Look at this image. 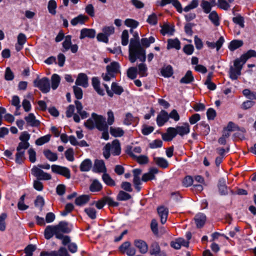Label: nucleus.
<instances>
[{"label":"nucleus","instance_id":"nucleus-1","mask_svg":"<svg viewBox=\"0 0 256 256\" xmlns=\"http://www.w3.org/2000/svg\"><path fill=\"white\" fill-rule=\"evenodd\" d=\"M133 36L134 38H130L129 44V60L134 63L138 59L140 61L144 62L146 60V50L141 46L138 32H134Z\"/></svg>","mask_w":256,"mask_h":256},{"label":"nucleus","instance_id":"nucleus-2","mask_svg":"<svg viewBox=\"0 0 256 256\" xmlns=\"http://www.w3.org/2000/svg\"><path fill=\"white\" fill-rule=\"evenodd\" d=\"M92 118L96 122V128L100 131L102 132V138L105 140L109 138L108 132V126L106 122V118L96 113L93 112L92 114Z\"/></svg>","mask_w":256,"mask_h":256},{"label":"nucleus","instance_id":"nucleus-3","mask_svg":"<svg viewBox=\"0 0 256 256\" xmlns=\"http://www.w3.org/2000/svg\"><path fill=\"white\" fill-rule=\"evenodd\" d=\"M106 74L104 75L102 74V77L104 81L108 82L111 78L116 77V74L120 73V65L117 62H112L106 66Z\"/></svg>","mask_w":256,"mask_h":256},{"label":"nucleus","instance_id":"nucleus-4","mask_svg":"<svg viewBox=\"0 0 256 256\" xmlns=\"http://www.w3.org/2000/svg\"><path fill=\"white\" fill-rule=\"evenodd\" d=\"M34 86L38 88L42 93L48 92L50 90V80L47 77H43L41 79L38 76L33 82Z\"/></svg>","mask_w":256,"mask_h":256},{"label":"nucleus","instance_id":"nucleus-5","mask_svg":"<svg viewBox=\"0 0 256 256\" xmlns=\"http://www.w3.org/2000/svg\"><path fill=\"white\" fill-rule=\"evenodd\" d=\"M96 203V206L98 209L100 210L103 208L105 204H107L109 207H117L120 205V203L114 202L113 198L108 196H104L102 198L97 202L94 201L91 205Z\"/></svg>","mask_w":256,"mask_h":256},{"label":"nucleus","instance_id":"nucleus-6","mask_svg":"<svg viewBox=\"0 0 256 256\" xmlns=\"http://www.w3.org/2000/svg\"><path fill=\"white\" fill-rule=\"evenodd\" d=\"M118 250L122 254H126L128 256H135L136 250L135 247L131 246V243L129 241H126L123 242L118 248ZM137 256H140L138 255Z\"/></svg>","mask_w":256,"mask_h":256},{"label":"nucleus","instance_id":"nucleus-7","mask_svg":"<svg viewBox=\"0 0 256 256\" xmlns=\"http://www.w3.org/2000/svg\"><path fill=\"white\" fill-rule=\"evenodd\" d=\"M32 174L36 177L38 180H48L52 179V176L50 174L44 172L36 166H34L32 169Z\"/></svg>","mask_w":256,"mask_h":256},{"label":"nucleus","instance_id":"nucleus-8","mask_svg":"<svg viewBox=\"0 0 256 256\" xmlns=\"http://www.w3.org/2000/svg\"><path fill=\"white\" fill-rule=\"evenodd\" d=\"M52 170L54 173L62 175L68 179L70 178V171L66 167L53 164L52 166Z\"/></svg>","mask_w":256,"mask_h":256},{"label":"nucleus","instance_id":"nucleus-9","mask_svg":"<svg viewBox=\"0 0 256 256\" xmlns=\"http://www.w3.org/2000/svg\"><path fill=\"white\" fill-rule=\"evenodd\" d=\"M40 256H70L65 247L61 246L58 250H53L50 252L42 250Z\"/></svg>","mask_w":256,"mask_h":256},{"label":"nucleus","instance_id":"nucleus-10","mask_svg":"<svg viewBox=\"0 0 256 256\" xmlns=\"http://www.w3.org/2000/svg\"><path fill=\"white\" fill-rule=\"evenodd\" d=\"M134 246L137 248L141 254H145L148 251V245L146 242L142 240H135L134 241Z\"/></svg>","mask_w":256,"mask_h":256},{"label":"nucleus","instance_id":"nucleus-11","mask_svg":"<svg viewBox=\"0 0 256 256\" xmlns=\"http://www.w3.org/2000/svg\"><path fill=\"white\" fill-rule=\"evenodd\" d=\"M158 172V170L154 167L150 168L148 172L143 174L142 177V181L147 182L156 178L155 174Z\"/></svg>","mask_w":256,"mask_h":256},{"label":"nucleus","instance_id":"nucleus-12","mask_svg":"<svg viewBox=\"0 0 256 256\" xmlns=\"http://www.w3.org/2000/svg\"><path fill=\"white\" fill-rule=\"evenodd\" d=\"M150 254L152 256L159 254V256H166V254L164 252L160 251V248L158 243L156 242H152L150 247Z\"/></svg>","mask_w":256,"mask_h":256},{"label":"nucleus","instance_id":"nucleus-13","mask_svg":"<svg viewBox=\"0 0 256 256\" xmlns=\"http://www.w3.org/2000/svg\"><path fill=\"white\" fill-rule=\"evenodd\" d=\"M68 222L66 221H60L56 225H55V228L58 231V232L62 234H69L72 231V228L68 226Z\"/></svg>","mask_w":256,"mask_h":256},{"label":"nucleus","instance_id":"nucleus-14","mask_svg":"<svg viewBox=\"0 0 256 256\" xmlns=\"http://www.w3.org/2000/svg\"><path fill=\"white\" fill-rule=\"evenodd\" d=\"M190 242L188 241H186L184 238H179L175 240L174 241H172L170 242V245L171 247L178 250L180 249L181 246H184L186 248H188L189 246Z\"/></svg>","mask_w":256,"mask_h":256},{"label":"nucleus","instance_id":"nucleus-15","mask_svg":"<svg viewBox=\"0 0 256 256\" xmlns=\"http://www.w3.org/2000/svg\"><path fill=\"white\" fill-rule=\"evenodd\" d=\"M92 171L96 173L106 172V168L103 160H96Z\"/></svg>","mask_w":256,"mask_h":256},{"label":"nucleus","instance_id":"nucleus-16","mask_svg":"<svg viewBox=\"0 0 256 256\" xmlns=\"http://www.w3.org/2000/svg\"><path fill=\"white\" fill-rule=\"evenodd\" d=\"M55 226H48L44 231V238L46 240L50 239L54 235L56 238V235L59 234L60 232H58Z\"/></svg>","mask_w":256,"mask_h":256},{"label":"nucleus","instance_id":"nucleus-17","mask_svg":"<svg viewBox=\"0 0 256 256\" xmlns=\"http://www.w3.org/2000/svg\"><path fill=\"white\" fill-rule=\"evenodd\" d=\"M96 32L95 30L93 28H84L80 30V40H83L86 38H94L96 36Z\"/></svg>","mask_w":256,"mask_h":256},{"label":"nucleus","instance_id":"nucleus-18","mask_svg":"<svg viewBox=\"0 0 256 256\" xmlns=\"http://www.w3.org/2000/svg\"><path fill=\"white\" fill-rule=\"evenodd\" d=\"M218 188V192L221 196H226L228 194V187L226 184V180L224 178H219Z\"/></svg>","mask_w":256,"mask_h":256},{"label":"nucleus","instance_id":"nucleus-19","mask_svg":"<svg viewBox=\"0 0 256 256\" xmlns=\"http://www.w3.org/2000/svg\"><path fill=\"white\" fill-rule=\"evenodd\" d=\"M168 120V112L162 110L156 118V124L160 127L163 126Z\"/></svg>","mask_w":256,"mask_h":256},{"label":"nucleus","instance_id":"nucleus-20","mask_svg":"<svg viewBox=\"0 0 256 256\" xmlns=\"http://www.w3.org/2000/svg\"><path fill=\"white\" fill-rule=\"evenodd\" d=\"M194 220L196 228H201L206 224V217L204 214L198 213L196 215Z\"/></svg>","mask_w":256,"mask_h":256},{"label":"nucleus","instance_id":"nucleus-21","mask_svg":"<svg viewBox=\"0 0 256 256\" xmlns=\"http://www.w3.org/2000/svg\"><path fill=\"white\" fill-rule=\"evenodd\" d=\"M158 213L160 218V222L164 224L167 220L168 210V208H164V206H161L157 208Z\"/></svg>","mask_w":256,"mask_h":256},{"label":"nucleus","instance_id":"nucleus-22","mask_svg":"<svg viewBox=\"0 0 256 256\" xmlns=\"http://www.w3.org/2000/svg\"><path fill=\"white\" fill-rule=\"evenodd\" d=\"M76 84L82 86L84 88H87L88 86L87 75L84 73L79 74L76 81Z\"/></svg>","mask_w":256,"mask_h":256},{"label":"nucleus","instance_id":"nucleus-23","mask_svg":"<svg viewBox=\"0 0 256 256\" xmlns=\"http://www.w3.org/2000/svg\"><path fill=\"white\" fill-rule=\"evenodd\" d=\"M24 120L28 125L32 127H38L40 124V121L36 119L33 113L28 114V116L24 117Z\"/></svg>","mask_w":256,"mask_h":256},{"label":"nucleus","instance_id":"nucleus-24","mask_svg":"<svg viewBox=\"0 0 256 256\" xmlns=\"http://www.w3.org/2000/svg\"><path fill=\"white\" fill-rule=\"evenodd\" d=\"M224 42V38L220 36L218 40L216 42H210L209 41L206 42V44L210 48H216V51H218L222 47Z\"/></svg>","mask_w":256,"mask_h":256},{"label":"nucleus","instance_id":"nucleus-25","mask_svg":"<svg viewBox=\"0 0 256 256\" xmlns=\"http://www.w3.org/2000/svg\"><path fill=\"white\" fill-rule=\"evenodd\" d=\"M166 48L168 50L176 48L177 50H179L180 48V40L178 38L168 39Z\"/></svg>","mask_w":256,"mask_h":256},{"label":"nucleus","instance_id":"nucleus-26","mask_svg":"<svg viewBox=\"0 0 256 256\" xmlns=\"http://www.w3.org/2000/svg\"><path fill=\"white\" fill-rule=\"evenodd\" d=\"M112 153L114 156H119L121 152V147L120 141L116 139L112 142Z\"/></svg>","mask_w":256,"mask_h":256},{"label":"nucleus","instance_id":"nucleus-27","mask_svg":"<svg viewBox=\"0 0 256 256\" xmlns=\"http://www.w3.org/2000/svg\"><path fill=\"white\" fill-rule=\"evenodd\" d=\"M160 74L164 78H170L174 74V70L171 65H164L160 69Z\"/></svg>","mask_w":256,"mask_h":256},{"label":"nucleus","instance_id":"nucleus-28","mask_svg":"<svg viewBox=\"0 0 256 256\" xmlns=\"http://www.w3.org/2000/svg\"><path fill=\"white\" fill-rule=\"evenodd\" d=\"M88 19V17L82 14H79L76 17L72 18L70 21L72 26H75L78 24H83Z\"/></svg>","mask_w":256,"mask_h":256},{"label":"nucleus","instance_id":"nucleus-29","mask_svg":"<svg viewBox=\"0 0 256 256\" xmlns=\"http://www.w3.org/2000/svg\"><path fill=\"white\" fill-rule=\"evenodd\" d=\"M92 81V86L97 93L100 96H104V91L100 88V82L98 78V77H93Z\"/></svg>","mask_w":256,"mask_h":256},{"label":"nucleus","instance_id":"nucleus-30","mask_svg":"<svg viewBox=\"0 0 256 256\" xmlns=\"http://www.w3.org/2000/svg\"><path fill=\"white\" fill-rule=\"evenodd\" d=\"M184 124V126H178L176 127L178 134H179L181 136L188 134L190 131V128L188 124V122H185Z\"/></svg>","mask_w":256,"mask_h":256},{"label":"nucleus","instance_id":"nucleus-31","mask_svg":"<svg viewBox=\"0 0 256 256\" xmlns=\"http://www.w3.org/2000/svg\"><path fill=\"white\" fill-rule=\"evenodd\" d=\"M90 200L88 194H82L75 199L74 204L78 206H82L88 203Z\"/></svg>","mask_w":256,"mask_h":256},{"label":"nucleus","instance_id":"nucleus-32","mask_svg":"<svg viewBox=\"0 0 256 256\" xmlns=\"http://www.w3.org/2000/svg\"><path fill=\"white\" fill-rule=\"evenodd\" d=\"M194 81V77L192 75V72L188 70L186 72L184 76H183L180 80V84H188L192 83Z\"/></svg>","mask_w":256,"mask_h":256},{"label":"nucleus","instance_id":"nucleus-33","mask_svg":"<svg viewBox=\"0 0 256 256\" xmlns=\"http://www.w3.org/2000/svg\"><path fill=\"white\" fill-rule=\"evenodd\" d=\"M244 45V42L240 40H232L228 46L229 50L234 52L236 50L242 47Z\"/></svg>","mask_w":256,"mask_h":256},{"label":"nucleus","instance_id":"nucleus-34","mask_svg":"<svg viewBox=\"0 0 256 256\" xmlns=\"http://www.w3.org/2000/svg\"><path fill=\"white\" fill-rule=\"evenodd\" d=\"M92 166V162L89 158L85 159L83 160L80 166V169L81 172H88Z\"/></svg>","mask_w":256,"mask_h":256},{"label":"nucleus","instance_id":"nucleus-35","mask_svg":"<svg viewBox=\"0 0 256 256\" xmlns=\"http://www.w3.org/2000/svg\"><path fill=\"white\" fill-rule=\"evenodd\" d=\"M102 188V184L96 179H94L92 181L89 188L90 190L93 192H100Z\"/></svg>","mask_w":256,"mask_h":256},{"label":"nucleus","instance_id":"nucleus-36","mask_svg":"<svg viewBox=\"0 0 256 256\" xmlns=\"http://www.w3.org/2000/svg\"><path fill=\"white\" fill-rule=\"evenodd\" d=\"M154 160L158 166L162 168H166L168 166V162L164 158L154 157Z\"/></svg>","mask_w":256,"mask_h":256},{"label":"nucleus","instance_id":"nucleus-37","mask_svg":"<svg viewBox=\"0 0 256 256\" xmlns=\"http://www.w3.org/2000/svg\"><path fill=\"white\" fill-rule=\"evenodd\" d=\"M110 134L116 138L121 137L124 134V130L120 128H114L110 126Z\"/></svg>","mask_w":256,"mask_h":256},{"label":"nucleus","instance_id":"nucleus-38","mask_svg":"<svg viewBox=\"0 0 256 256\" xmlns=\"http://www.w3.org/2000/svg\"><path fill=\"white\" fill-rule=\"evenodd\" d=\"M208 17L209 20L215 26H217L220 25V18L216 10L211 12Z\"/></svg>","mask_w":256,"mask_h":256},{"label":"nucleus","instance_id":"nucleus-39","mask_svg":"<svg viewBox=\"0 0 256 256\" xmlns=\"http://www.w3.org/2000/svg\"><path fill=\"white\" fill-rule=\"evenodd\" d=\"M252 58H256V51L253 50H249L246 53L241 55V58L243 60V64Z\"/></svg>","mask_w":256,"mask_h":256},{"label":"nucleus","instance_id":"nucleus-40","mask_svg":"<svg viewBox=\"0 0 256 256\" xmlns=\"http://www.w3.org/2000/svg\"><path fill=\"white\" fill-rule=\"evenodd\" d=\"M174 30V26H170L169 24H166L162 26L160 32L163 36H165L166 34L172 35Z\"/></svg>","mask_w":256,"mask_h":256},{"label":"nucleus","instance_id":"nucleus-41","mask_svg":"<svg viewBox=\"0 0 256 256\" xmlns=\"http://www.w3.org/2000/svg\"><path fill=\"white\" fill-rule=\"evenodd\" d=\"M116 200L118 201H126L132 198V196L124 190H120L116 196Z\"/></svg>","mask_w":256,"mask_h":256},{"label":"nucleus","instance_id":"nucleus-42","mask_svg":"<svg viewBox=\"0 0 256 256\" xmlns=\"http://www.w3.org/2000/svg\"><path fill=\"white\" fill-rule=\"evenodd\" d=\"M51 81H52V90H56L60 82V77L59 75L56 74H54L52 75L51 77Z\"/></svg>","mask_w":256,"mask_h":256},{"label":"nucleus","instance_id":"nucleus-43","mask_svg":"<svg viewBox=\"0 0 256 256\" xmlns=\"http://www.w3.org/2000/svg\"><path fill=\"white\" fill-rule=\"evenodd\" d=\"M241 70L240 68H234L232 66H230V68L229 74L230 78L232 80H236L238 78V76L241 74Z\"/></svg>","mask_w":256,"mask_h":256},{"label":"nucleus","instance_id":"nucleus-44","mask_svg":"<svg viewBox=\"0 0 256 256\" xmlns=\"http://www.w3.org/2000/svg\"><path fill=\"white\" fill-rule=\"evenodd\" d=\"M43 153L47 159L52 162H54L58 160V156L56 153L52 152L50 150H45Z\"/></svg>","mask_w":256,"mask_h":256},{"label":"nucleus","instance_id":"nucleus-45","mask_svg":"<svg viewBox=\"0 0 256 256\" xmlns=\"http://www.w3.org/2000/svg\"><path fill=\"white\" fill-rule=\"evenodd\" d=\"M155 42V38L150 36L149 38H142L140 40V43L142 47L146 48H148L151 44L154 43Z\"/></svg>","mask_w":256,"mask_h":256},{"label":"nucleus","instance_id":"nucleus-46","mask_svg":"<svg viewBox=\"0 0 256 256\" xmlns=\"http://www.w3.org/2000/svg\"><path fill=\"white\" fill-rule=\"evenodd\" d=\"M138 74V70L136 67L132 66L127 70V76L131 80L135 79L137 76Z\"/></svg>","mask_w":256,"mask_h":256},{"label":"nucleus","instance_id":"nucleus-47","mask_svg":"<svg viewBox=\"0 0 256 256\" xmlns=\"http://www.w3.org/2000/svg\"><path fill=\"white\" fill-rule=\"evenodd\" d=\"M102 178L104 182L108 186H114L116 185L114 180L106 172L102 174Z\"/></svg>","mask_w":256,"mask_h":256},{"label":"nucleus","instance_id":"nucleus-48","mask_svg":"<svg viewBox=\"0 0 256 256\" xmlns=\"http://www.w3.org/2000/svg\"><path fill=\"white\" fill-rule=\"evenodd\" d=\"M24 150L17 152L16 154L15 162L17 164H22L26 159Z\"/></svg>","mask_w":256,"mask_h":256},{"label":"nucleus","instance_id":"nucleus-49","mask_svg":"<svg viewBox=\"0 0 256 256\" xmlns=\"http://www.w3.org/2000/svg\"><path fill=\"white\" fill-rule=\"evenodd\" d=\"M200 6L203 10L204 13L208 14H210L212 8V6L210 5V3L206 0H202L200 4Z\"/></svg>","mask_w":256,"mask_h":256},{"label":"nucleus","instance_id":"nucleus-50","mask_svg":"<svg viewBox=\"0 0 256 256\" xmlns=\"http://www.w3.org/2000/svg\"><path fill=\"white\" fill-rule=\"evenodd\" d=\"M50 138L51 135L50 134H48L38 138L36 140L35 143L37 146H42L44 144L48 142L50 140Z\"/></svg>","mask_w":256,"mask_h":256},{"label":"nucleus","instance_id":"nucleus-51","mask_svg":"<svg viewBox=\"0 0 256 256\" xmlns=\"http://www.w3.org/2000/svg\"><path fill=\"white\" fill-rule=\"evenodd\" d=\"M112 90L116 94L120 95L124 91L122 86H118V84L113 82L111 86Z\"/></svg>","mask_w":256,"mask_h":256},{"label":"nucleus","instance_id":"nucleus-52","mask_svg":"<svg viewBox=\"0 0 256 256\" xmlns=\"http://www.w3.org/2000/svg\"><path fill=\"white\" fill-rule=\"evenodd\" d=\"M56 238L58 240H62V244L64 246H68L70 243V236L67 235H64L62 233L56 235Z\"/></svg>","mask_w":256,"mask_h":256},{"label":"nucleus","instance_id":"nucleus-53","mask_svg":"<svg viewBox=\"0 0 256 256\" xmlns=\"http://www.w3.org/2000/svg\"><path fill=\"white\" fill-rule=\"evenodd\" d=\"M57 7L56 2L54 0H50L48 2V12L54 15L56 14V9Z\"/></svg>","mask_w":256,"mask_h":256},{"label":"nucleus","instance_id":"nucleus-54","mask_svg":"<svg viewBox=\"0 0 256 256\" xmlns=\"http://www.w3.org/2000/svg\"><path fill=\"white\" fill-rule=\"evenodd\" d=\"M36 249V245L32 244H28L24 250V252L26 254L25 256H32L33 252Z\"/></svg>","mask_w":256,"mask_h":256},{"label":"nucleus","instance_id":"nucleus-55","mask_svg":"<svg viewBox=\"0 0 256 256\" xmlns=\"http://www.w3.org/2000/svg\"><path fill=\"white\" fill-rule=\"evenodd\" d=\"M232 21L234 24L239 25L240 28H244V18L240 14H238L236 16L234 17Z\"/></svg>","mask_w":256,"mask_h":256},{"label":"nucleus","instance_id":"nucleus-56","mask_svg":"<svg viewBox=\"0 0 256 256\" xmlns=\"http://www.w3.org/2000/svg\"><path fill=\"white\" fill-rule=\"evenodd\" d=\"M138 22L132 18H127L124 21V24L132 28H136L138 26Z\"/></svg>","mask_w":256,"mask_h":256},{"label":"nucleus","instance_id":"nucleus-57","mask_svg":"<svg viewBox=\"0 0 256 256\" xmlns=\"http://www.w3.org/2000/svg\"><path fill=\"white\" fill-rule=\"evenodd\" d=\"M8 215L6 213L3 212L0 215V230L4 232L6 230V224L5 220L7 218Z\"/></svg>","mask_w":256,"mask_h":256},{"label":"nucleus","instance_id":"nucleus-58","mask_svg":"<svg viewBox=\"0 0 256 256\" xmlns=\"http://www.w3.org/2000/svg\"><path fill=\"white\" fill-rule=\"evenodd\" d=\"M84 212L90 218L94 220L96 217V211L92 208H86Z\"/></svg>","mask_w":256,"mask_h":256},{"label":"nucleus","instance_id":"nucleus-59","mask_svg":"<svg viewBox=\"0 0 256 256\" xmlns=\"http://www.w3.org/2000/svg\"><path fill=\"white\" fill-rule=\"evenodd\" d=\"M72 88L76 98L77 100H81L83 96V92L82 89L76 86H73Z\"/></svg>","mask_w":256,"mask_h":256},{"label":"nucleus","instance_id":"nucleus-60","mask_svg":"<svg viewBox=\"0 0 256 256\" xmlns=\"http://www.w3.org/2000/svg\"><path fill=\"white\" fill-rule=\"evenodd\" d=\"M138 73L141 76H146L148 74L146 72L148 68L146 64L144 63L140 64L138 65Z\"/></svg>","mask_w":256,"mask_h":256},{"label":"nucleus","instance_id":"nucleus-61","mask_svg":"<svg viewBox=\"0 0 256 256\" xmlns=\"http://www.w3.org/2000/svg\"><path fill=\"white\" fill-rule=\"evenodd\" d=\"M154 130V127L144 124L142 126V133L144 136H148L152 133Z\"/></svg>","mask_w":256,"mask_h":256},{"label":"nucleus","instance_id":"nucleus-62","mask_svg":"<svg viewBox=\"0 0 256 256\" xmlns=\"http://www.w3.org/2000/svg\"><path fill=\"white\" fill-rule=\"evenodd\" d=\"M74 208V206L72 203H68L65 206L64 210L60 214L62 216H66L68 213L72 212Z\"/></svg>","mask_w":256,"mask_h":256},{"label":"nucleus","instance_id":"nucleus-63","mask_svg":"<svg viewBox=\"0 0 256 256\" xmlns=\"http://www.w3.org/2000/svg\"><path fill=\"white\" fill-rule=\"evenodd\" d=\"M65 156L68 160L73 162L74 158V151L72 148H68L64 152Z\"/></svg>","mask_w":256,"mask_h":256},{"label":"nucleus","instance_id":"nucleus-64","mask_svg":"<svg viewBox=\"0 0 256 256\" xmlns=\"http://www.w3.org/2000/svg\"><path fill=\"white\" fill-rule=\"evenodd\" d=\"M14 77V74L10 68V67L6 68L4 74V79L8 81L12 80Z\"/></svg>","mask_w":256,"mask_h":256}]
</instances>
